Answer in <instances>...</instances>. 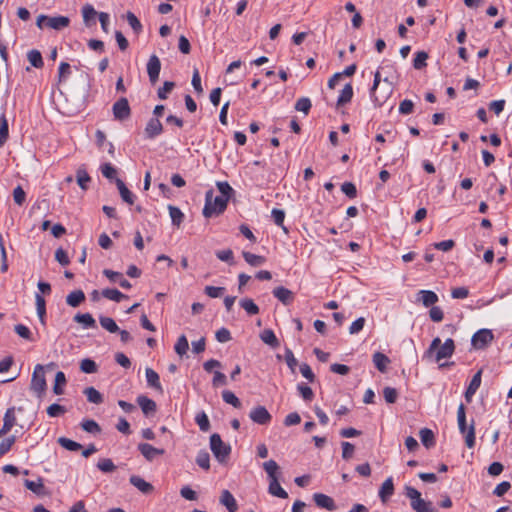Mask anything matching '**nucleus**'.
<instances>
[{
  "mask_svg": "<svg viewBox=\"0 0 512 512\" xmlns=\"http://www.w3.org/2000/svg\"><path fill=\"white\" fill-rule=\"evenodd\" d=\"M217 188L220 195L215 196L213 189H210L205 194V205L203 208V216L211 218L214 215L222 214L228 204V201L233 193L232 187L228 182H217Z\"/></svg>",
  "mask_w": 512,
  "mask_h": 512,
  "instance_id": "f257e3e1",
  "label": "nucleus"
},
{
  "mask_svg": "<svg viewBox=\"0 0 512 512\" xmlns=\"http://www.w3.org/2000/svg\"><path fill=\"white\" fill-rule=\"evenodd\" d=\"M455 350L454 341L449 338L442 344L440 338H434L425 353V356L430 357L435 354V360L439 362L442 359L449 358L453 355Z\"/></svg>",
  "mask_w": 512,
  "mask_h": 512,
  "instance_id": "f03ea898",
  "label": "nucleus"
},
{
  "mask_svg": "<svg viewBox=\"0 0 512 512\" xmlns=\"http://www.w3.org/2000/svg\"><path fill=\"white\" fill-rule=\"evenodd\" d=\"M457 421L461 434L465 438L467 447L472 448L475 445V428L473 422L467 427L465 408L460 404L457 411Z\"/></svg>",
  "mask_w": 512,
  "mask_h": 512,
  "instance_id": "7ed1b4c3",
  "label": "nucleus"
},
{
  "mask_svg": "<svg viewBox=\"0 0 512 512\" xmlns=\"http://www.w3.org/2000/svg\"><path fill=\"white\" fill-rule=\"evenodd\" d=\"M70 24V19L67 16H47L41 14L37 17L36 25L38 28L43 29L44 27L60 31Z\"/></svg>",
  "mask_w": 512,
  "mask_h": 512,
  "instance_id": "20e7f679",
  "label": "nucleus"
},
{
  "mask_svg": "<svg viewBox=\"0 0 512 512\" xmlns=\"http://www.w3.org/2000/svg\"><path fill=\"white\" fill-rule=\"evenodd\" d=\"M405 495L411 500V507L416 512H435L431 502H427L421 498L420 492L411 487H405Z\"/></svg>",
  "mask_w": 512,
  "mask_h": 512,
  "instance_id": "39448f33",
  "label": "nucleus"
},
{
  "mask_svg": "<svg viewBox=\"0 0 512 512\" xmlns=\"http://www.w3.org/2000/svg\"><path fill=\"white\" fill-rule=\"evenodd\" d=\"M210 449L220 463H224L231 453V447L225 444L217 433L210 436Z\"/></svg>",
  "mask_w": 512,
  "mask_h": 512,
  "instance_id": "423d86ee",
  "label": "nucleus"
},
{
  "mask_svg": "<svg viewBox=\"0 0 512 512\" xmlns=\"http://www.w3.org/2000/svg\"><path fill=\"white\" fill-rule=\"evenodd\" d=\"M31 390L38 396H41L46 390L45 372L41 364H37L34 368L31 379Z\"/></svg>",
  "mask_w": 512,
  "mask_h": 512,
  "instance_id": "0eeeda50",
  "label": "nucleus"
},
{
  "mask_svg": "<svg viewBox=\"0 0 512 512\" xmlns=\"http://www.w3.org/2000/svg\"><path fill=\"white\" fill-rule=\"evenodd\" d=\"M113 116L116 120L123 121L130 117L131 109L126 98L122 97L113 104Z\"/></svg>",
  "mask_w": 512,
  "mask_h": 512,
  "instance_id": "6e6552de",
  "label": "nucleus"
},
{
  "mask_svg": "<svg viewBox=\"0 0 512 512\" xmlns=\"http://www.w3.org/2000/svg\"><path fill=\"white\" fill-rule=\"evenodd\" d=\"M249 417L254 423L259 425H268L272 420L269 411L261 405L254 407L250 411Z\"/></svg>",
  "mask_w": 512,
  "mask_h": 512,
  "instance_id": "1a4fd4ad",
  "label": "nucleus"
},
{
  "mask_svg": "<svg viewBox=\"0 0 512 512\" xmlns=\"http://www.w3.org/2000/svg\"><path fill=\"white\" fill-rule=\"evenodd\" d=\"M160 71L161 61L156 54H152L147 62V74L152 85L158 81Z\"/></svg>",
  "mask_w": 512,
  "mask_h": 512,
  "instance_id": "9d476101",
  "label": "nucleus"
},
{
  "mask_svg": "<svg viewBox=\"0 0 512 512\" xmlns=\"http://www.w3.org/2000/svg\"><path fill=\"white\" fill-rule=\"evenodd\" d=\"M138 450L144 456L147 461H153L156 457L161 456L165 453L164 449L156 448L148 443H140Z\"/></svg>",
  "mask_w": 512,
  "mask_h": 512,
  "instance_id": "9b49d317",
  "label": "nucleus"
},
{
  "mask_svg": "<svg viewBox=\"0 0 512 512\" xmlns=\"http://www.w3.org/2000/svg\"><path fill=\"white\" fill-rule=\"evenodd\" d=\"M416 296V300L421 302L425 307H432L439 300L438 295L432 290H420Z\"/></svg>",
  "mask_w": 512,
  "mask_h": 512,
  "instance_id": "f8f14e48",
  "label": "nucleus"
},
{
  "mask_svg": "<svg viewBox=\"0 0 512 512\" xmlns=\"http://www.w3.org/2000/svg\"><path fill=\"white\" fill-rule=\"evenodd\" d=\"M313 500L315 504L320 507L327 509L329 511H335L337 509V506L335 504V501L330 496L323 494V493H315L313 495Z\"/></svg>",
  "mask_w": 512,
  "mask_h": 512,
  "instance_id": "ddd939ff",
  "label": "nucleus"
},
{
  "mask_svg": "<svg viewBox=\"0 0 512 512\" xmlns=\"http://www.w3.org/2000/svg\"><path fill=\"white\" fill-rule=\"evenodd\" d=\"M163 132L162 123L157 118H151L145 127V136L147 139H153Z\"/></svg>",
  "mask_w": 512,
  "mask_h": 512,
  "instance_id": "4468645a",
  "label": "nucleus"
},
{
  "mask_svg": "<svg viewBox=\"0 0 512 512\" xmlns=\"http://www.w3.org/2000/svg\"><path fill=\"white\" fill-rule=\"evenodd\" d=\"M272 293L284 305H290L294 301V293L283 286L276 287Z\"/></svg>",
  "mask_w": 512,
  "mask_h": 512,
  "instance_id": "2eb2a0df",
  "label": "nucleus"
},
{
  "mask_svg": "<svg viewBox=\"0 0 512 512\" xmlns=\"http://www.w3.org/2000/svg\"><path fill=\"white\" fill-rule=\"evenodd\" d=\"M103 274L111 281L118 282L119 285L124 289H130L131 283L123 277V274L110 269L103 270Z\"/></svg>",
  "mask_w": 512,
  "mask_h": 512,
  "instance_id": "dca6fc26",
  "label": "nucleus"
},
{
  "mask_svg": "<svg viewBox=\"0 0 512 512\" xmlns=\"http://www.w3.org/2000/svg\"><path fill=\"white\" fill-rule=\"evenodd\" d=\"M137 403L140 406L142 412L148 416L156 411V403L147 396L140 395L137 397Z\"/></svg>",
  "mask_w": 512,
  "mask_h": 512,
  "instance_id": "f3484780",
  "label": "nucleus"
},
{
  "mask_svg": "<svg viewBox=\"0 0 512 512\" xmlns=\"http://www.w3.org/2000/svg\"><path fill=\"white\" fill-rule=\"evenodd\" d=\"M220 503L227 508L229 512H236L238 505L232 493L228 490H223L220 496Z\"/></svg>",
  "mask_w": 512,
  "mask_h": 512,
  "instance_id": "a211bd4d",
  "label": "nucleus"
},
{
  "mask_svg": "<svg viewBox=\"0 0 512 512\" xmlns=\"http://www.w3.org/2000/svg\"><path fill=\"white\" fill-rule=\"evenodd\" d=\"M130 483L144 494H149L153 491V486L149 482L137 475H132L129 479Z\"/></svg>",
  "mask_w": 512,
  "mask_h": 512,
  "instance_id": "6ab92c4d",
  "label": "nucleus"
},
{
  "mask_svg": "<svg viewBox=\"0 0 512 512\" xmlns=\"http://www.w3.org/2000/svg\"><path fill=\"white\" fill-rule=\"evenodd\" d=\"M268 492L272 496H275L278 498H282V499L288 498V493L281 487L278 478H273V479L269 480Z\"/></svg>",
  "mask_w": 512,
  "mask_h": 512,
  "instance_id": "aec40b11",
  "label": "nucleus"
},
{
  "mask_svg": "<svg viewBox=\"0 0 512 512\" xmlns=\"http://www.w3.org/2000/svg\"><path fill=\"white\" fill-rule=\"evenodd\" d=\"M145 374H146L147 384L150 387L156 389L157 391L162 392L163 388L160 383V378H159L158 373L156 371H154L152 368H146Z\"/></svg>",
  "mask_w": 512,
  "mask_h": 512,
  "instance_id": "412c9836",
  "label": "nucleus"
},
{
  "mask_svg": "<svg viewBox=\"0 0 512 512\" xmlns=\"http://www.w3.org/2000/svg\"><path fill=\"white\" fill-rule=\"evenodd\" d=\"M115 182L122 200L132 205L135 198L134 194L126 187L125 183L121 179L116 178Z\"/></svg>",
  "mask_w": 512,
  "mask_h": 512,
  "instance_id": "4be33fe9",
  "label": "nucleus"
},
{
  "mask_svg": "<svg viewBox=\"0 0 512 512\" xmlns=\"http://www.w3.org/2000/svg\"><path fill=\"white\" fill-rule=\"evenodd\" d=\"M16 425L15 407L6 410L3 418L2 429L8 433Z\"/></svg>",
  "mask_w": 512,
  "mask_h": 512,
  "instance_id": "5701e85b",
  "label": "nucleus"
},
{
  "mask_svg": "<svg viewBox=\"0 0 512 512\" xmlns=\"http://www.w3.org/2000/svg\"><path fill=\"white\" fill-rule=\"evenodd\" d=\"M99 13L94 9L91 4H85L82 7V16L86 26H90L91 24H95V18Z\"/></svg>",
  "mask_w": 512,
  "mask_h": 512,
  "instance_id": "b1692460",
  "label": "nucleus"
},
{
  "mask_svg": "<svg viewBox=\"0 0 512 512\" xmlns=\"http://www.w3.org/2000/svg\"><path fill=\"white\" fill-rule=\"evenodd\" d=\"M479 387H480V370H478L474 374V376L465 392V399L468 403L471 402L473 395L476 393V391Z\"/></svg>",
  "mask_w": 512,
  "mask_h": 512,
  "instance_id": "393cba45",
  "label": "nucleus"
},
{
  "mask_svg": "<svg viewBox=\"0 0 512 512\" xmlns=\"http://www.w3.org/2000/svg\"><path fill=\"white\" fill-rule=\"evenodd\" d=\"M372 360L375 367L382 373L386 371L387 366L390 363L388 356L381 352H375L373 354Z\"/></svg>",
  "mask_w": 512,
  "mask_h": 512,
  "instance_id": "a878e982",
  "label": "nucleus"
},
{
  "mask_svg": "<svg viewBox=\"0 0 512 512\" xmlns=\"http://www.w3.org/2000/svg\"><path fill=\"white\" fill-rule=\"evenodd\" d=\"M85 300V294L82 290H75L66 297V303L71 307H78Z\"/></svg>",
  "mask_w": 512,
  "mask_h": 512,
  "instance_id": "bb28decb",
  "label": "nucleus"
},
{
  "mask_svg": "<svg viewBox=\"0 0 512 512\" xmlns=\"http://www.w3.org/2000/svg\"><path fill=\"white\" fill-rule=\"evenodd\" d=\"M353 97V87L350 83L346 84L341 90L337 99V106H343L351 101Z\"/></svg>",
  "mask_w": 512,
  "mask_h": 512,
  "instance_id": "cd10ccee",
  "label": "nucleus"
},
{
  "mask_svg": "<svg viewBox=\"0 0 512 512\" xmlns=\"http://www.w3.org/2000/svg\"><path fill=\"white\" fill-rule=\"evenodd\" d=\"M271 216L273 218V221L274 223L281 227V229L283 230V232L285 234H288L289 230L288 228L284 225V220H285V211L282 210V209H278V208H273L272 211H271Z\"/></svg>",
  "mask_w": 512,
  "mask_h": 512,
  "instance_id": "c85d7f7f",
  "label": "nucleus"
},
{
  "mask_svg": "<svg viewBox=\"0 0 512 512\" xmlns=\"http://www.w3.org/2000/svg\"><path fill=\"white\" fill-rule=\"evenodd\" d=\"M394 492L393 480L391 477L387 478L383 483L379 491V497L384 502Z\"/></svg>",
  "mask_w": 512,
  "mask_h": 512,
  "instance_id": "c756f323",
  "label": "nucleus"
},
{
  "mask_svg": "<svg viewBox=\"0 0 512 512\" xmlns=\"http://www.w3.org/2000/svg\"><path fill=\"white\" fill-rule=\"evenodd\" d=\"M260 338L265 344H267L273 348H276L279 346V340L277 339L275 333L271 329L263 330L260 334Z\"/></svg>",
  "mask_w": 512,
  "mask_h": 512,
  "instance_id": "7c9ffc66",
  "label": "nucleus"
},
{
  "mask_svg": "<svg viewBox=\"0 0 512 512\" xmlns=\"http://www.w3.org/2000/svg\"><path fill=\"white\" fill-rule=\"evenodd\" d=\"M242 256L243 258L245 259V261L253 266V267H258V266H261L265 263L266 259L264 256H261V255H256V254H253L251 252H247V251H243L242 252Z\"/></svg>",
  "mask_w": 512,
  "mask_h": 512,
  "instance_id": "2f4dec72",
  "label": "nucleus"
},
{
  "mask_svg": "<svg viewBox=\"0 0 512 512\" xmlns=\"http://www.w3.org/2000/svg\"><path fill=\"white\" fill-rule=\"evenodd\" d=\"M419 435H420L422 444L426 448H431L435 445V437H434V433L432 430H430L428 428H423L420 430Z\"/></svg>",
  "mask_w": 512,
  "mask_h": 512,
  "instance_id": "473e14b6",
  "label": "nucleus"
},
{
  "mask_svg": "<svg viewBox=\"0 0 512 512\" xmlns=\"http://www.w3.org/2000/svg\"><path fill=\"white\" fill-rule=\"evenodd\" d=\"M84 395L87 397V400L93 404H101L103 402L102 394L95 389L94 387H87L83 391Z\"/></svg>",
  "mask_w": 512,
  "mask_h": 512,
  "instance_id": "72a5a7b5",
  "label": "nucleus"
},
{
  "mask_svg": "<svg viewBox=\"0 0 512 512\" xmlns=\"http://www.w3.org/2000/svg\"><path fill=\"white\" fill-rule=\"evenodd\" d=\"M168 210L172 224L179 227L184 221V213L178 207L173 205H169Z\"/></svg>",
  "mask_w": 512,
  "mask_h": 512,
  "instance_id": "f704fd0d",
  "label": "nucleus"
},
{
  "mask_svg": "<svg viewBox=\"0 0 512 512\" xmlns=\"http://www.w3.org/2000/svg\"><path fill=\"white\" fill-rule=\"evenodd\" d=\"M381 82V75L380 72L377 71L374 75L373 85L370 89V98L374 102L375 105L381 106L384 102V99H379L376 95V89L379 86Z\"/></svg>",
  "mask_w": 512,
  "mask_h": 512,
  "instance_id": "c9c22d12",
  "label": "nucleus"
},
{
  "mask_svg": "<svg viewBox=\"0 0 512 512\" xmlns=\"http://www.w3.org/2000/svg\"><path fill=\"white\" fill-rule=\"evenodd\" d=\"M101 294L104 298L115 302H121L123 299L127 298V295L123 294L117 289L106 288L102 290Z\"/></svg>",
  "mask_w": 512,
  "mask_h": 512,
  "instance_id": "e433bc0d",
  "label": "nucleus"
},
{
  "mask_svg": "<svg viewBox=\"0 0 512 512\" xmlns=\"http://www.w3.org/2000/svg\"><path fill=\"white\" fill-rule=\"evenodd\" d=\"M74 321L83 324L85 328H95L96 322L91 314L89 313H78L74 316Z\"/></svg>",
  "mask_w": 512,
  "mask_h": 512,
  "instance_id": "4c0bfd02",
  "label": "nucleus"
},
{
  "mask_svg": "<svg viewBox=\"0 0 512 512\" xmlns=\"http://www.w3.org/2000/svg\"><path fill=\"white\" fill-rule=\"evenodd\" d=\"M27 59L30 64L35 68H42L44 65L40 51L32 49L27 53Z\"/></svg>",
  "mask_w": 512,
  "mask_h": 512,
  "instance_id": "58836bf2",
  "label": "nucleus"
},
{
  "mask_svg": "<svg viewBox=\"0 0 512 512\" xmlns=\"http://www.w3.org/2000/svg\"><path fill=\"white\" fill-rule=\"evenodd\" d=\"M9 137L8 121L5 114L0 116V147H2Z\"/></svg>",
  "mask_w": 512,
  "mask_h": 512,
  "instance_id": "ea45409f",
  "label": "nucleus"
},
{
  "mask_svg": "<svg viewBox=\"0 0 512 512\" xmlns=\"http://www.w3.org/2000/svg\"><path fill=\"white\" fill-rule=\"evenodd\" d=\"M99 322H100L101 327L110 333H116L119 331L118 325L111 317L100 316Z\"/></svg>",
  "mask_w": 512,
  "mask_h": 512,
  "instance_id": "a19ab883",
  "label": "nucleus"
},
{
  "mask_svg": "<svg viewBox=\"0 0 512 512\" xmlns=\"http://www.w3.org/2000/svg\"><path fill=\"white\" fill-rule=\"evenodd\" d=\"M36 300V311L37 315L42 323H44L45 315H46V302L43 296L39 293L35 295Z\"/></svg>",
  "mask_w": 512,
  "mask_h": 512,
  "instance_id": "79ce46f5",
  "label": "nucleus"
},
{
  "mask_svg": "<svg viewBox=\"0 0 512 512\" xmlns=\"http://www.w3.org/2000/svg\"><path fill=\"white\" fill-rule=\"evenodd\" d=\"M239 304L249 315H256L259 313V307L250 298L241 299Z\"/></svg>",
  "mask_w": 512,
  "mask_h": 512,
  "instance_id": "37998d69",
  "label": "nucleus"
},
{
  "mask_svg": "<svg viewBox=\"0 0 512 512\" xmlns=\"http://www.w3.org/2000/svg\"><path fill=\"white\" fill-rule=\"evenodd\" d=\"M263 469L267 473L269 480H271L273 478H278L277 473L279 470V465L277 464L276 461L269 460V461L264 462Z\"/></svg>",
  "mask_w": 512,
  "mask_h": 512,
  "instance_id": "c03bdc74",
  "label": "nucleus"
},
{
  "mask_svg": "<svg viewBox=\"0 0 512 512\" xmlns=\"http://www.w3.org/2000/svg\"><path fill=\"white\" fill-rule=\"evenodd\" d=\"M175 352L180 356H184L188 349H189V343L185 335H181L174 346Z\"/></svg>",
  "mask_w": 512,
  "mask_h": 512,
  "instance_id": "a18cd8bd",
  "label": "nucleus"
},
{
  "mask_svg": "<svg viewBox=\"0 0 512 512\" xmlns=\"http://www.w3.org/2000/svg\"><path fill=\"white\" fill-rule=\"evenodd\" d=\"M195 422L199 426L200 430L203 432H207L210 429V421L207 414L204 411H201L196 414Z\"/></svg>",
  "mask_w": 512,
  "mask_h": 512,
  "instance_id": "49530a36",
  "label": "nucleus"
},
{
  "mask_svg": "<svg viewBox=\"0 0 512 512\" xmlns=\"http://www.w3.org/2000/svg\"><path fill=\"white\" fill-rule=\"evenodd\" d=\"M196 463L204 470L210 469V455L206 450H201L196 456Z\"/></svg>",
  "mask_w": 512,
  "mask_h": 512,
  "instance_id": "de8ad7c7",
  "label": "nucleus"
},
{
  "mask_svg": "<svg viewBox=\"0 0 512 512\" xmlns=\"http://www.w3.org/2000/svg\"><path fill=\"white\" fill-rule=\"evenodd\" d=\"M58 443L61 447L69 451H79L82 449V445L80 443L66 437H60L58 439Z\"/></svg>",
  "mask_w": 512,
  "mask_h": 512,
  "instance_id": "09e8293b",
  "label": "nucleus"
},
{
  "mask_svg": "<svg viewBox=\"0 0 512 512\" xmlns=\"http://www.w3.org/2000/svg\"><path fill=\"white\" fill-rule=\"evenodd\" d=\"M81 427L84 431L91 434H99L101 432V428L99 424L92 419H86L81 422Z\"/></svg>",
  "mask_w": 512,
  "mask_h": 512,
  "instance_id": "8fccbe9b",
  "label": "nucleus"
},
{
  "mask_svg": "<svg viewBox=\"0 0 512 512\" xmlns=\"http://www.w3.org/2000/svg\"><path fill=\"white\" fill-rule=\"evenodd\" d=\"M24 485L27 489H29L30 491L34 492L37 495H42L44 493V485L41 479H39L38 481L26 479L24 481Z\"/></svg>",
  "mask_w": 512,
  "mask_h": 512,
  "instance_id": "3c124183",
  "label": "nucleus"
},
{
  "mask_svg": "<svg viewBox=\"0 0 512 512\" xmlns=\"http://www.w3.org/2000/svg\"><path fill=\"white\" fill-rule=\"evenodd\" d=\"M222 399L225 403L232 405L235 408L241 407V401L239 398L230 390H224L222 392Z\"/></svg>",
  "mask_w": 512,
  "mask_h": 512,
  "instance_id": "603ef678",
  "label": "nucleus"
},
{
  "mask_svg": "<svg viewBox=\"0 0 512 512\" xmlns=\"http://www.w3.org/2000/svg\"><path fill=\"white\" fill-rule=\"evenodd\" d=\"M65 384H66L65 374L62 371L57 372L56 375H55V384H54V387H53V392L56 395L63 394L62 386H64Z\"/></svg>",
  "mask_w": 512,
  "mask_h": 512,
  "instance_id": "864d4df0",
  "label": "nucleus"
},
{
  "mask_svg": "<svg viewBox=\"0 0 512 512\" xmlns=\"http://www.w3.org/2000/svg\"><path fill=\"white\" fill-rule=\"evenodd\" d=\"M428 59V54L425 51H418L415 54L414 60H413V67L417 70H421L422 68L426 67Z\"/></svg>",
  "mask_w": 512,
  "mask_h": 512,
  "instance_id": "5fc2aeb1",
  "label": "nucleus"
},
{
  "mask_svg": "<svg viewBox=\"0 0 512 512\" xmlns=\"http://www.w3.org/2000/svg\"><path fill=\"white\" fill-rule=\"evenodd\" d=\"M97 468L104 473H111L116 469V466L110 458H102L98 461Z\"/></svg>",
  "mask_w": 512,
  "mask_h": 512,
  "instance_id": "6e6d98bb",
  "label": "nucleus"
},
{
  "mask_svg": "<svg viewBox=\"0 0 512 512\" xmlns=\"http://www.w3.org/2000/svg\"><path fill=\"white\" fill-rule=\"evenodd\" d=\"M80 369L86 374H92L97 372V364L95 361L89 358H85L80 363Z\"/></svg>",
  "mask_w": 512,
  "mask_h": 512,
  "instance_id": "4d7b16f0",
  "label": "nucleus"
},
{
  "mask_svg": "<svg viewBox=\"0 0 512 512\" xmlns=\"http://www.w3.org/2000/svg\"><path fill=\"white\" fill-rule=\"evenodd\" d=\"M311 106L312 104L309 98L301 97L296 101L295 109L307 115L311 109Z\"/></svg>",
  "mask_w": 512,
  "mask_h": 512,
  "instance_id": "13d9d810",
  "label": "nucleus"
},
{
  "mask_svg": "<svg viewBox=\"0 0 512 512\" xmlns=\"http://www.w3.org/2000/svg\"><path fill=\"white\" fill-rule=\"evenodd\" d=\"M297 390L305 401H312L314 393L313 390L308 385H306L305 383H300L297 385Z\"/></svg>",
  "mask_w": 512,
  "mask_h": 512,
  "instance_id": "bf43d9fd",
  "label": "nucleus"
},
{
  "mask_svg": "<svg viewBox=\"0 0 512 512\" xmlns=\"http://www.w3.org/2000/svg\"><path fill=\"white\" fill-rule=\"evenodd\" d=\"M175 87V83L172 81H165L163 86L160 87L157 91V95L161 100H165L168 98V94L173 90Z\"/></svg>",
  "mask_w": 512,
  "mask_h": 512,
  "instance_id": "052dcab7",
  "label": "nucleus"
},
{
  "mask_svg": "<svg viewBox=\"0 0 512 512\" xmlns=\"http://www.w3.org/2000/svg\"><path fill=\"white\" fill-rule=\"evenodd\" d=\"M90 181L91 178L85 170L79 169L77 171V183L83 190H86L88 188V184Z\"/></svg>",
  "mask_w": 512,
  "mask_h": 512,
  "instance_id": "680f3d73",
  "label": "nucleus"
},
{
  "mask_svg": "<svg viewBox=\"0 0 512 512\" xmlns=\"http://www.w3.org/2000/svg\"><path fill=\"white\" fill-rule=\"evenodd\" d=\"M15 441H16V437L15 436H10V437L5 438L0 443V457H2L3 455H5L6 453H8L11 450V448L14 445Z\"/></svg>",
  "mask_w": 512,
  "mask_h": 512,
  "instance_id": "e2e57ef3",
  "label": "nucleus"
},
{
  "mask_svg": "<svg viewBox=\"0 0 512 512\" xmlns=\"http://www.w3.org/2000/svg\"><path fill=\"white\" fill-rule=\"evenodd\" d=\"M341 191L350 199H353L357 196L356 186L352 182H344L341 185Z\"/></svg>",
  "mask_w": 512,
  "mask_h": 512,
  "instance_id": "0e129e2a",
  "label": "nucleus"
},
{
  "mask_svg": "<svg viewBox=\"0 0 512 512\" xmlns=\"http://www.w3.org/2000/svg\"><path fill=\"white\" fill-rule=\"evenodd\" d=\"M71 74V67L67 62H61L58 69L59 82L65 81Z\"/></svg>",
  "mask_w": 512,
  "mask_h": 512,
  "instance_id": "69168bd1",
  "label": "nucleus"
},
{
  "mask_svg": "<svg viewBox=\"0 0 512 512\" xmlns=\"http://www.w3.org/2000/svg\"><path fill=\"white\" fill-rule=\"evenodd\" d=\"M127 22L131 26V28L136 32L139 33L142 30V24L139 21V19L135 16L132 12H127Z\"/></svg>",
  "mask_w": 512,
  "mask_h": 512,
  "instance_id": "338daca9",
  "label": "nucleus"
},
{
  "mask_svg": "<svg viewBox=\"0 0 512 512\" xmlns=\"http://www.w3.org/2000/svg\"><path fill=\"white\" fill-rule=\"evenodd\" d=\"M383 396L387 403L393 404L396 402L398 393L395 388L392 387H385L383 390Z\"/></svg>",
  "mask_w": 512,
  "mask_h": 512,
  "instance_id": "774afa93",
  "label": "nucleus"
}]
</instances>
